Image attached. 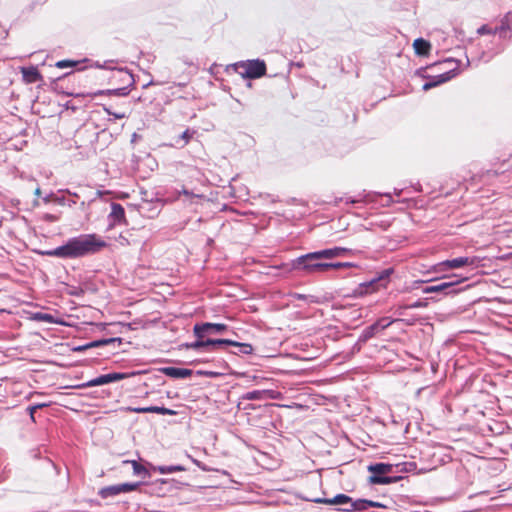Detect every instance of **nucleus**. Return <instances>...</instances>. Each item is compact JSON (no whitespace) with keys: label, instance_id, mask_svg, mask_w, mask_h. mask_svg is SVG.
<instances>
[{"label":"nucleus","instance_id":"obj_31","mask_svg":"<svg viewBox=\"0 0 512 512\" xmlns=\"http://www.w3.org/2000/svg\"><path fill=\"white\" fill-rule=\"evenodd\" d=\"M342 262L337 263H326V272L329 270H338L342 269Z\"/></svg>","mask_w":512,"mask_h":512},{"label":"nucleus","instance_id":"obj_23","mask_svg":"<svg viewBox=\"0 0 512 512\" xmlns=\"http://www.w3.org/2000/svg\"><path fill=\"white\" fill-rule=\"evenodd\" d=\"M278 394H279L278 392L273 391V390H267V389L259 390L258 389V399H261V398L275 399V398H277Z\"/></svg>","mask_w":512,"mask_h":512},{"label":"nucleus","instance_id":"obj_33","mask_svg":"<svg viewBox=\"0 0 512 512\" xmlns=\"http://www.w3.org/2000/svg\"><path fill=\"white\" fill-rule=\"evenodd\" d=\"M379 280H372L371 282H369L368 284L365 285L366 288H371V291H375L376 288L375 286L377 285ZM366 291H368V289H366Z\"/></svg>","mask_w":512,"mask_h":512},{"label":"nucleus","instance_id":"obj_3","mask_svg":"<svg viewBox=\"0 0 512 512\" xmlns=\"http://www.w3.org/2000/svg\"><path fill=\"white\" fill-rule=\"evenodd\" d=\"M368 470L372 473L369 477V482L371 484H391L400 479V477L386 476V474L392 471V465L390 464L377 463L375 465H370Z\"/></svg>","mask_w":512,"mask_h":512},{"label":"nucleus","instance_id":"obj_2","mask_svg":"<svg viewBox=\"0 0 512 512\" xmlns=\"http://www.w3.org/2000/svg\"><path fill=\"white\" fill-rule=\"evenodd\" d=\"M313 252L302 255L291 264V270H301L307 274L326 272V263L314 262L322 257H312Z\"/></svg>","mask_w":512,"mask_h":512},{"label":"nucleus","instance_id":"obj_24","mask_svg":"<svg viewBox=\"0 0 512 512\" xmlns=\"http://www.w3.org/2000/svg\"><path fill=\"white\" fill-rule=\"evenodd\" d=\"M154 469L157 470L161 474H167V473H172L175 471H183L184 470V468L181 466H170V467L160 466V467H156Z\"/></svg>","mask_w":512,"mask_h":512},{"label":"nucleus","instance_id":"obj_16","mask_svg":"<svg viewBox=\"0 0 512 512\" xmlns=\"http://www.w3.org/2000/svg\"><path fill=\"white\" fill-rule=\"evenodd\" d=\"M322 502L330 505H343L351 503V498L345 494H338L335 497L331 499H325Z\"/></svg>","mask_w":512,"mask_h":512},{"label":"nucleus","instance_id":"obj_12","mask_svg":"<svg viewBox=\"0 0 512 512\" xmlns=\"http://www.w3.org/2000/svg\"><path fill=\"white\" fill-rule=\"evenodd\" d=\"M160 371L165 375L172 378H186L191 376L192 371L189 369L175 368V367H165L161 368Z\"/></svg>","mask_w":512,"mask_h":512},{"label":"nucleus","instance_id":"obj_8","mask_svg":"<svg viewBox=\"0 0 512 512\" xmlns=\"http://www.w3.org/2000/svg\"><path fill=\"white\" fill-rule=\"evenodd\" d=\"M20 71L23 81L27 84L42 80V76L36 67H22Z\"/></svg>","mask_w":512,"mask_h":512},{"label":"nucleus","instance_id":"obj_22","mask_svg":"<svg viewBox=\"0 0 512 512\" xmlns=\"http://www.w3.org/2000/svg\"><path fill=\"white\" fill-rule=\"evenodd\" d=\"M377 333H378V330L376 329L375 325L372 324L364 329V331L362 333V339L368 340V339L374 337Z\"/></svg>","mask_w":512,"mask_h":512},{"label":"nucleus","instance_id":"obj_37","mask_svg":"<svg viewBox=\"0 0 512 512\" xmlns=\"http://www.w3.org/2000/svg\"><path fill=\"white\" fill-rule=\"evenodd\" d=\"M354 265L352 263H349V262H342V267L343 268H349V267H353Z\"/></svg>","mask_w":512,"mask_h":512},{"label":"nucleus","instance_id":"obj_1","mask_svg":"<svg viewBox=\"0 0 512 512\" xmlns=\"http://www.w3.org/2000/svg\"><path fill=\"white\" fill-rule=\"evenodd\" d=\"M105 246L106 243L95 234H88L73 238L65 245L42 254L60 258H77L95 253Z\"/></svg>","mask_w":512,"mask_h":512},{"label":"nucleus","instance_id":"obj_19","mask_svg":"<svg viewBox=\"0 0 512 512\" xmlns=\"http://www.w3.org/2000/svg\"><path fill=\"white\" fill-rule=\"evenodd\" d=\"M396 320H392L388 317H382L379 320H377L374 325L376 329L379 331L384 330L385 328L389 327L392 323H394Z\"/></svg>","mask_w":512,"mask_h":512},{"label":"nucleus","instance_id":"obj_32","mask_svg":"<svg viewBox=\"0 0 512 512\" xmlns=\"http://www.w3.org/2000/svg\"><path fill=\"white\" fill-rule=\"evenodd\" d=\"M74 65V62H71V61H66V60H63V61H59L57 62L56 66L58 68H65V67H70V66H73Z\"/></svg>","mask_w":512,"mask_h":512},{"label":"nucleus","instance_id":"obj_36","mask_svg":"<svg viewBox=\"0 0 512 512\" xmlns=\"http://www.w3.org/2000/svg\"><path fill=\"white\" fill-rule=\"evenodd\" d=\"M37 409H38V406H32L29 408V412H30L32 419L34 418V413Z\"/></svg>","mask_w":512,"mask_h":512},{"label":"nucleus","instance_id":"obj_10","mask_svg":"<svg viewBox=\"0 0 512 512\" xmlns=\"http://www.w3.org/2000/svg\"><path fill=\"white\" fill-rule=\"evenodd\" d=\"M206 328H212V330L214 332H222V331H224L226 329V325L221 324V323H217V324L204 323V324H201V325H195V327H194L195 335L198 338H203L204 337V331L206 330Z\"/></svg>","mask_w":512,"mask_h":512},{"label":"nucleus","instance_id":"obj_39","mask_svg":"<svg viewBox=\"0 0 512 512\" xmlns=\"http://www.w3.org/2000/svg\"><path fill=\"white\" fill-rule=\"evenodd\" d=\"M37 406H38V409H39V408L45 407V406H46V404H39V405H37Z\"/></svg>","mask_w":512,"mask_h":512},{"label":"nucleus","instance_id":"obj_11","mask_svg":"<svg viewBox=\"0 0 512 512\" xmlns=\"http://www.w3.org/2000/svg\"><path fill=\"white\" fill-rule=\"evenodd\" d=\"M128 410L133 411L135 413H157V414H163V415H175L176 411L164 408V407H157V406H151V407H143V408H129Z\"/></svg>","mask_w":512,"mask_h":512},{"label":"nucleus","instance_id":"obj_13","mask_svg":"<svg viewBox=\"0 0 512 512\" xmlns=\"http://www.w3.org/2000/svg\"><path fill=\"white\" fill-rule=\"evenodd\" d=\"M413 48L418 56H428L431 50V44L423 38H417L413 42Z\"/></svg>","mask_w":512,"mask_h":512},{"label":"nucleus","instance_id":"obj_30","mask_svg":"<svg viewBox=\"0 0 512 512\" xmlns=\"http://www.w3.org/2000/svg\"><path fill=\"white\" fill-rule=\"evenodd\" d=\"M266 74V65L264 61L258 59V78Z\"/></svg>","mask_w":512,"mask_h":512},{"label":"nucleus","instance_id":"obj_34","mask_svg":"<svg viewBox=\"0 0 512 512\" xmlns=\"http://www.w3.org/2000/svg\"><path fill=\"white\" fill-rule=\"evenodd\" d=\"M366 505L368 507H380L381 505L378 502H374L371 500H366Z\"/></svg>","mask_w":512,"mask_h":512},{"label":"nucleus","instance_id":"obj_35","mask_svg":"<svg viewBox=\"0 0 512 512\" xmlns=\"http://www.w3.org/2000/svg\"><path fill=\"white\" fill-rule=\"evenodd\" d=\"M103 342H94V343H91L87 346H84V347H80V348H77V350H81V349H84V348H88V347H95V346H98L100 344H102Z\"/></svg>","mask_w":512,"mask_h":512},{"label":"nucleus","instance_id":"obj_20","mask_svg":"<svg viewBox=\"0 0 512 512\" xmlns=\"http://www.w3.org/2000/svg\"><path fill=\"white\" fill-rule=\"evenodd\" d=\"M100 493L103 497L120 494L121 493L120 484L106 487V488L102 489Z\"/></svg>","mask_w":512,"mask_h":512},{"label":"nucleus","instance_id":"obj_26","mask_svg":"<svg viewBox=\"0 0 512 512\" xmlns=\"http://www.w3.org/2000/svg\"><path fill=\"white\" fill-rule=\"evenodd\" d=\"M138 487H139V483L120 484L121 493H126V492L137 490Z\"/></svg>","mask_w":512,"mask_h":512},{"label":"nucleus","instance_id":"obj_18","mask_svg":"<svg viewBox=\"0 0 512 512\" xmlns=\"http://www.w3.org/2000/svg\"><path fill=\"white\" fill-rule=\"evenodd\" d=\"M111 217L116 221H123L125 217L124 209L119 204H113L111 209Z\"/></svg>","mask_w":512,"mask_h":512},{"label":"nucleus","instance_id":"obj_9","mask_svg":"<svg viewBox=\"0 0 512 512\" xmlns=\"http://www.w3.org/2000/svg\"><path fill=\"white\" fill-rule=\"evenodd\" d=\"M465 280H466V278H461V279H457L455 281L442 282L438 285L427 286L423 289V292L426 294L443 292V291H446L447 289H449V288L453 287L454 285L459 284Z\"/></svg>","mask_w":512,"mask_h":512},{"label":"nucleus","instance_id":"obj_28","mask_svg":"<svg viewBox=\"0 0 512 512\" xmlns=\"http://www.w3.org/2000/svg\"><path fill=\"white\" fill-rule=\"evenodd\" d=\"M125 463H130L133 467V471L135 474L147 473L145 467L137 463L136 461H125Z\"/></svg>","mask_w":512,"mask_h":512},{"label":"nucleus","instance_id":"obj_27","mask_svg":"<svg viewBox=\"0 0 512 512\" xmlns=\"http://www.w3.org/2000/svg\"><path fill=\"white\" fill-rule=\"evenodd\" d=\"M498 31V28L492 29L488 25H482L480 28H478L477 33L479 35H486V34H496Z\"/></svg>","mask_w":512,"mask_h":512},{"label":"nucleus","instance_id":"obj_14","mask_svg":"<svg viewBox=\"0 0 512 512\" xmlns=\"http://www.w3.org/2000/svg\"><path fill=\"white\" fill-rule=\"evenodd\" d=\"M237 71L242 77L254 78L256 77V65L250 63L249 65L240 64L237 66Z\"/></svg>","mask_w":512,"mask_h":512},{"label":"nucleus","instance_id":"obj_29","mask_svg":"<svg viewBox=\"0 0 512 512\" xmlns=\"http://www.w3.org/2000/svg\"><path fill=\"white\" fill-rule=\"evenodd\" d=\"M427 306V303L424 302V301H416L410 305H406V306H400L399 309H408V308H422V307H426Z\"/></svg>","mask_w":512,"mask_h":512},{"label":"nucleus","instance_id":"obj_38","mask_svg":"<svg viewBox=\"0 0 512 512\" xmlns=\"http://www.w3.org/2000/svg\"><path fill=\"white\" fill-rule=\"evenodd\" d=\"M209 331H213L212 328H206V330L204 331V335Z\"/></svg>","mask_w":512,"mask_h":512},{"label":"nucleus","instance_id":"obj_5","mask_svg":"<svg viewBox=\"0 0 512 512\" xmlns=\"http://www.w3.org/2000/svg\"><path fill=\"white\" fill-rule=\"evenodd\" d=\"M224 344L233 345L235 347H238L240 349V352L245 353V354L251 353L253 351V347L249 344L238 343V342H234L231 340H210V339L203 340V338H199V340L196 341L195 343L187 345V348L194 349V350L208 347V346H211L213 348H218L219 346L224 345Z\"/></svg>","mask_w":512,"mask_h":512},{"label":"nucleus","instance_id":"obj_21","mask_svg":"<svg viewBox=\"0 0 512 512\" xmlns=\"http://www.w3.org/2000/svg\"><path fill=\"white\" fill-rule=\"evenodd\" d=\"M35 320L38 321H45V322H51V323H59L62 324L63 322L55 320L52 315L45 314V313H36L32 317Z\"/></svg>","mask_w":512,"mask_h":512},{"label":"nucleus","instance_id":"obj_7","mask_svg":"<svg viewBox=\"0 0 512 512\" xmlns=\"http://www.w3.org/2000/svg\"><path fill=\"white\" fill-rule=\"evenodd\" d=\"M350 252L349 249L344 247H334L313 252L312 257H322V259H333L336 257L344 256Z\"/></svg>","mask_w":512,"mask_h":512},{"label":"nucleus","instance_id":"obj_17","mask_svg":"<svg viewBox=\"0 0 512 512\" xmlns=\"http://www.w3.org/2000/svg\"><path fill=\"white\" fill-rule=\"evenodd\" d=\"M261 457H262L261 460L258 459V465L262 466L263 468H265L267 470H273L278 467L279 463H278L277 459H274V460H272L271 463H268V461H266L267 460L266 453H261Z\"/></svg>","mask_w":512,"mask_h":512},{"label":"nucleus","instance_id":"obj_15","mask_svg":"<svg viewBox=\"0 0 512 512\" xmlns=\"http://www.w3.org/2000/svg\"><path fill=\"white\" fill-rule=\"evenodd\" d=\"M454 75L452 72L443 73L439 76V79L437 81L428 82L423 85V90L427 91L441 83H444L448 80H450Z\"/></svg>","mask_w":512,"mask_h":512},{"label":"nucleus","instance_id":"obj_6","mask_svg":"<svg viewBox=\"0 0 512 512\" xmlns=\"http://www.w3.org/2000/svg\"><path fill=\"white\" fill-rule=\"evenodd\" d=\"M141 372H131V373H110L103 376H100L96 379H93L87 383L79 384L71 386L72 388H85V387H92V386H100L104 384H108L114 381L123 380L132 376H136L140 374Z\"/></svg>","mask_w":512,"mask_h":512},{"label":"nucleus","instance_id":"obj_25","mask_svg":"<svg viewBox=\"0 0 512 512\" xmlns=\"http://www.w3.org/2000/svg\"><path fill=\"white\" fill-rule=\"evenodd\" d=\"M367 509L366 500L359 499L357 501H351V509L350 510H365Z\"/></svg>","mask_w":512,"mask_h":512},{"label":"nucleus","instance_id":"obj_4","mask_svg":"<svg viewBox=\"0 0 512 512\" xmlns=\"http://www.w3.org/2000/svg\"><path fill=\"white\" fill-rule=\"evenodd\" d=\"M480 263V258L477 256L471 257H458L451 260H445L443 262L438 263L434 267L435 272H444L448 269H457L465 266L477 267Z\"/></svg>","mask_w":512,"mask_h":512}]
</instances>
